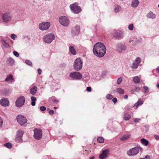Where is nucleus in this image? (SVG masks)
I'll return each mask as SVG.
<instances>
[{"label": "nucleus", "instance_id": "a19ab883", "mask_svg": "<svg viewBox=\"0 0 159 159\" xmlns=\"http://www.w3.org/2000/svg\"><path fill=\"white\" fill-rule=\"evenodd\" d=\"M40 109L41 111H44L46 110V107L44 106H41L40 107Z\"/></svg>", "mask_w": 159, "mask_h": 159}, {"label": "nucleus", "instance_id": "1a4fd4ad", "mask_svg": "<svg viewBox=\"0 0 159 159\" xmlns=\"http://www.w3.org/2000/svg\"><path fill=\"white\" fill-rule=\"evenodd\" d=\"M55 38V36L53 34H49L46 35L44 38V42L47 43H51Z\"/></svg>", "mask_w": 159, "mask_h": 159}, {"label": "nucleus", "instance_id": "338daca9", "mask_svg": "<svg viewBox=\"0 0 159 159\" xmlns=\"http://www.w3.org/2000/svg\"><path fill=\"white\" fill-rule=\"evenodd\" d=\"M54 108L56 109H57V107H54Z\"/></svg>", "mask_w": 159, "mask_h": 159}, {"label": "nucleus", "instance_id": "4d7b16f0", "mask_svg": "<svg viewBox=\"0 0 159 159\" xmlns=\"http://www.w3.org/2000/svg\"><path fill=\"white\" fill-rule=\"evenodd\" d=\"M143 103V101L140 99V105H142Z\"/></svg>", "mask_w": 159, "mask_h": 159}, {"label": "nucleus", "instance_id": "09e8293b", "mask_svg": "<svg viewBox=\"0 0 159 159\" xmlns=\"http://www.w3.org/2000/svg\"><path fill=\"white\" fill-rule=\"evenodd\" d=\"M49 113L50 115H53L54 113V111L53 110H51L49 111Z\"/></svg>", "mask_w": 159, "mask_h": 159}, {"label": "nucleus", "instance_id": "72a5a7b5", "mask_svg": "<svg viewBox=\"0 0 159 159\" xmlns=\"http://www.w3.org/2000/svg\"><path fill=\"white\" fill-rule=\"evenodd\" d=\"M5 146L9 148H10L12 147V145L11 143H7L4 144Z\"/></svg>", "mask_w": 159, "mask_h": 159}, {"label": "nucleus", "instance_id": "052dcab7", "mask_svg": "<svg viewBox=\"0 0 159 159\" xmlns=\"http://www.w3.org/2000/svg\"><path fill=\"white\" fill-rule=\"evenodd\" d=\"M53 102H55L57 103L58 102V101L57 100L55 99L54 100Z\"/></svg>", "mask_w": 159, "mask_h": 159}, {"label": "nucleus", "instance_id": "603ef678", "mask_svg": "<svg viewBox=\"0 0 159 159\" xmlns=\"http://www.w3.org/2000/svg\"><path fill=\"white\" fill-rule=\"evenodd\" d=\"M38 71L39 75H40L42 73V70L40 69H38Z\"/></svg>", "mask_w": 159, "mask_h": 159}, {"label": "nucleus", "instance_id": "4468645a", "mask_svg": "<svg viewBox=\"0 0 159 159\" xmlns=\"http://www.w3.org/2000/svg\"><path fill=\"white\" fill-rule=\"evenodd\" d=\"M139 151L138 147H135L130 149L127 152V154L129 156H134L138 153Z\"/></svg>", "mask_w": 159, "mask_h": 159}, {"label": "nucleus", "instance_id": "2eb2a0df", "mask_svg": "<svg viewBox=\"0 0 159 159\" xmlns=\"http://www.w3.org/2000/svg\"><path fill=\"white\" fill-rule=\"evenodd\" d=\"M2 16L3 20H10L12 19V14L9 12L3 13L2 15Z\"/></svg>", "mask_w": 159, "mask_h": 159}, {"label": "nucleus", "instance_id": "4be33fe9", "mask_svg": "<svg viewBox=\"0 0 159 159\" xmlns=\"http://www.w3.org/2000/svg\"><path fill=\"white\" fill-rule=\"evenodd\" d=\"M37 90V87L36 86H34L30 89V94L34 95L36 93Z\"/></svg>", "mask_w": 159, "mask_h": 159}, {"label": "nucleus", "instance_id": "f03ea898", "mask_svg": "<svg viewBox=\"0 0 159 159\" xmlns=\"http://www.w3.org/2000/svg\"><path fill=\"white\" fill-rule=\"evenodd\" d=\"M83 62L80 58H77L74 61L73 68L76 71H79L82 68Z\"/></svg>", "mask_w": 159, "mask_h": 159}, {"label": "nucleus", "instance_id": "0e129e2a", "mask_svg": "<svg viewBox=\"0 0 159 159\" xmlns=\"http://www.w3.org/2000/svg\"><path fill=\"white\" fill-rule=\"evenodd\" d=\"M90 159H94V157H90Z\"/></svg>", "mask_w": 159, "mask_h": 159}, {"label": "nucleus", "instance_id": "a211bd4d", "mask_svg": "<svg viewBox=\"0 0 159 159\" xmlns=\"http://www.w3.org/2000/svg\"><path fill=\"white\" fill-rule=\"evenodd\" d=\"M139 64V57H137L135 60L134 61L131 67L132 68L135 69L138 68Z\"/></svg>", "mask_w": 159, "mask_h": 159}, {"label": "nucleus", "instance_id": "aec40b11", "mask_svg": "<svg viewBox=\"0 0 159 159\" xmlns=\"http://www.w3.org/2000/svg\"><path fill=\"white\" fill-rule=\"evenodd\" d=\"M14 80L13 76L11 75H7V78L5 79V81L7 82H9L11 83Z\"/></svg>", "mask_w": 159, "mask_h": 159}, {"label": "nucleus", "instance_id": "412c9836", "mask_svg": "<svg viewBox=\"0 0 159 159\" xmlns=\"http://www.w3.org/2000/svg\"><path fill=\"white\" fill-rule=\"evenodd\" d=\"M147 16L148 18L150 19H154L156 17V15L152 11H150Z\"/></svg>", "mask_w": 159, "mask_h": 159}, {"label": "nucleus", "instance_id": "69168bd1", "mask_svg": "<svg viewBox=\"0 0 159 159\" xmlns=\"http://www.w3.org/2000/svg\"><path fill=\"white\" fill-rule=\"evenodd\" d=\"M157 88H159V83L157 84Z\"/></svg>", "mask_w": 159, "mask_h": 159}, {"label": "nucleus", "instance_id": "f8f14e48", "mask_svg": "<svg viewBox=\"0 0 159 159\" xmlns=\"http://www.w3.org/2000/svg\"><path fill=\"white\" fill-rule=\"evenodd\" d=\"M80 27L78 25L72 27L71 32L72 35L74 36L78 35L80 33Z\"/></svg>", "mask_w": 159, "mask_h": 159}, {"label": "nucleus", "instance_id": "f704fd0d", "mask_svg": "<svg viewBox=\"0 0 159 159\" xmlns=\"http://www.w3.org/2000/svg\"><path fill=\"white\" fill-rule=\"evenodd\" d=\"M25 63L30 66H32L33 65L32 62L29 60H26L25 61Z\"/></svg>", "mask_w": 159, "mask_h": 159}, {"label": "nucleus", "instance_id": "79ce46f5", "mask_svg": "<svg viewBox=\"0 0 159 159\" xmlns=\"http://www.w3.org/2000/svg\"><path fill=\"white\" fill-rule=\"evenodd\" d=\"M13 54L14 55L16 56V57H18L19 56V53H18L16 51H13Z\"/></svg>", "mask_w": 159, "mask_h": 159}, {"label": "nucleus", "instance_id": "393cba45", "mask_svg": "<svg viewBox=\"0 0 159 159\" xmlns=\"http://www.w3.org/2000/svg\"><path fill=\"white\" fill-rule=\"evenodd\" d=\"M141 142L143 145L146 146H147L149 144L148 141L144 138H143L141 139Z\"/></svg>", "mask_w": 159, "mask_h": 159}, {"label": "nucleus", "instance_id": "6e6552de", "mask_svg": "<svg viewBox=\"0 0 159 159\" xmlns=\"http://www.w3.org/2000/svg\"><path fill=\"white\" fill-rule=\"evenodd\" d=\"M69 75L71 78L77 80H80L82 77V74L78 71L71 72Z\"/></svg>", "mask_w": 159, "mask_h": 159}, {"label": "nucleus", "instance_id": "8fccbe9b", "mask_svg": "<svg viewBox=\"0 0 159 159\" xmlns=\"http://www.w3.org/2000/svg\"><path fill=\"white\" fill-rule=\"evenodd\" d=\"M86 90L88 92H90L91 91V88L90 87H88L86 89Z\"/></svg>", "mask_w": 159, "mask_h": 159}, {"label": "nucleus", "instance_id": "49530a36", "mask_svg": "<svg viewBox=\"0 0 159 159\" xmlns=\"http://www.w3.org/2000/svg\"><path fill=\"white\" fill-rule=\"evenodd\" d=\"M144 89L145 90V92H148L149 88L148 87L145 86L144 87Z\"/></svg>", "mask_w": 159, "mask_h": 159}, {"label": "nucleus", "instance_id": "dca6fc26", "mask_svg": "<svg viewBox=\"0 0 159 159\" xmlns=\"http://www.w3.org/2000/svg\"><path fill=\"white\" fill-rule=\"evenodd\" d=\"M0 104L3 107H7L9 105V102L7 98H3L0 100Z\"/></svg>", "mask_w": 159, "mask_h": 159}, {"label": "nucleus", "instance_id": "774afa93", "mask_svg": "<svg viewBox=\"0 0 159 159\" xmlns=\"http://www.w3.org/2000/svg\"><path fill=\"white\" fill-rule=\"evenodd\" d=\"M4 21H5V22H7V21L8 20H4Z\"/></svg>", "mask_w": 159, "mask_h": 159}, {"label": "nucleus", "instance_id": "bb28decb", "mask_svg": "<svg viewBox=\"0 0 159 159\" xmlns=\"http://www.w3.org/2000/svg\"><path fill=\"white\" fill-rule=\"evenodd\" d=\"M139 4L138 0H133L131 4V6L134 7H136Z\"/></svg>", "mask_w": 159, "mask_h": 159}, {"label": "nucleus", "instance_id": "de8ad7c7", "mask_svg": "<svg viewBox=\"0 0 159 159\" xmlns=\"http://www.w3.org/2000/svg\"><path fill=\"white\" fill-rule=\"evenodd\" d=\"M3 121L2 118L0 117V127H2L3 123Z\"/></svg>", "mask_w": 159, "mask_h": 159}, {"label": "nucleus", "instance_id": "6ab92c4d", "mask_svg": "<svg viewBox=\"0 0 159 159\" xmlns=\"http://www.w3.org/2000/svg\"><path fill=\"white\" fill-rule=\"evenodd\" d=\"M3 46L6 48H8L10 47L9 43H7L6 40L2 39L1 41Z\"/></svg>", "mask_w": 159, "mask_h": 159}, {"label": "nucleus", "instance_id": "a878e982", "mask_svg": "<svg viewBox=\"0 0 159 159\" xmlns=\"http://www.w3.org/2000/svg\"><path fill=\"white\" fill-rule=\"evenodd\" d=\"M69 49L70 52L73 55H75L76 54V51L73 46H70L69 48Z\"/></svg>", "mask_w": 159, "mask_h": 159}, {"label": "nucleus", "instance_id": "b1692460", "mask_svg": "<svg viewBox=\"0 0 159 159\" xmlns=\"http://www.w3.org/2000/svg\"><path fill=\"white\" fill-rule=\"evenodd\" d=\"M15 62L14 60L11 58H8L7 61V63L10 66H12Z\"/></svg>", "mask_w": 159, "mask_h": 159}, {"label": "nucleus", "instance_id": "ddd939ff", "mask_svg": "<svg viewBox=\"0 0 159 159\" xmlns=\"http://www.w3.org/2000/svg\"><path fill=\"white\" fill-rule=\"evenodd\" d=\"M50 25L49 22H43L39 24V28L41 30H46L49 28Z\"/></svg>", "mask_w": 159, "mask_h": 159}, {"label": "nucleus", "instance_id": "9d476101", "mask_svg": "<svg viewBox=\"0 0 159 159\" xmlns=\"http://www.w3.org/2000/svg\"><path fill=\"white\" fill-rule=\"evenodd\" d=\"M18 122L21 125H23L27 122V120L25 117L22 115H19L16 117Z\"/></svg>", "mask_w": 159, "mask_h": 159}, {"label": "nucleus", "instance_id": "13d9d810", "mask_svg": "<svg viewBox=\"0 0 159 159\" xmlns=\"http://www.w3.org/2000/svg\"><path fill=\"white\" fill-rule=\"evenodd\" d=\"M128 98V96L127 95H125V96L124 97L125 99H127Z\"/></svg>", "mask_w": 159, "mask_h": 159}, {"label": "nucleus", "instance_id": "2f4dec72", "mask_svg": "<svg viewBox=\"0 0 159 159\" xmlns=\"http://www.w3.org/2000/svg\"><path fill=\"white\" fill-rule=\"evenodd\" d=\"M133 81L135 83L139 82V77L138 76L134 77L133 78Z\"/></svg>", "mask_w": 159, "mask_h": 159}, {"label": "nucleus", "instance_id": "c9c22d12", "mask_svg": "<svg viewBox=\"0 0 159 159\" xmlns=\"http://www.w3.org/2000/svg\"><path fill=\"white\" fill-rule=\"evenodd\" d=\"M134 28L133 25L132 24H129L128 27V29L130 30H133Z\"/></svg>", "mask_w": 159, "mask_h": 159}, {"label": "nucleus", "instance_id": "9b49d317", "mask_svg": "<svg viewBox=\"0 0 159 159\" xmlns=\"http://www.w3.org/2000/svg\"><path fill=\"white\" fill-rule=\"evenodd\" d=\"M25 100V98L23 96L18 98L16 102V106L18 107H22L24 105Z\"/></svg>", "mask_w": 159, "mask_h": 159}, {"label": "nucleus", "instance_id": "7c9ffc66", "mask_svg": "<svg viewBox=\"0 0 159 159\" xmlns=\"http://www.w3.org/2000/svg\"><path fill=\"white\" fill-rule=\"evenodd\" d=\"M131 118V116L127 113H125L124 115L123 119L124 120H127Z\"/></svg>", "mask_w": 159, "mask_h": 159}, {"label": "nucleus", "instance_id": "5fc2aeb1", "mask_svg": "<svg viewBox=\"0 0 159 159\" xmlns=\"http://www.w3.org/2000/svg\"><path fill=\"white\" fill-rule=\"evenodd\" d=\"M31 105L33 106H34L35 105V102H31Z\"/></svg>", "mask_w": 159, "mask_h": 159}, {"label": "nucleus", "instance_id": "ea45409f", "mask_svg": "<svg viewBox=\"0 0 159 159\" xmlns=\"http://www.w3.org/2000/svg\"><path fill=\"white\" fill-rule=\"evenodd\" d=\"M139 105V100L137 102V103L136 104H135L133 106V107H134V109H136L137 108L138 106V105Z\"/></svg>", "mask_w": 159, "mask_h": 159}, {"label": "nucleus", "instance_id": "f257e3e1", "mask_svg": "<svg viewBox=\"0 0 159 159\" xmlns=\"http://www.w3.org/2000/svg\"><path fill=\"white\" fill-rule=\"evenodd\" d=\"M106 48L103 43L98 42L95 44L93 46V54L98 57H101L104 56L106 54Z\"/></svg>", "mask_w": 159, "mask_h": 159}, {"label": "nucleus", "instance_id": "680f3d73", "mask_svg": "<svg viewBox=\"0 0 159 159\" xmlns=\"http://www.w3.org/2000/svg\"><path fill=\"white\" fill-rule=\"evenodd\" d=\"M132 41H133V42H135L134 43H135V44H136L137 43H138V42L137 41V42H136V41L135 40H133Z\"/></svg>", "mask_w": 159, "mask_h": 159}, {"label": "nucleus", "instance_id": "864d4df0", "mask_svg": "<svg viewBox=\"0 0 159 159\" xmlns=\"http://www.w3.org/2000/svg\"><path fill=\"white\" fill-rule=\"evenodd\" d=\"M154 137L157 140L159 139V135H154Z\"/></svg>", "mask_w": 159, "mask_h": 159}, {"label": "nucleus", "instance_id": "39448f33", "mask_svg": "<svg viewBox=\"0 0 159 159\" xmlns=\"http://www.w3.org/2000/svg\"><path fill=\"white\" fill-rule=\"evenodd\" d=\"M24 134V132L21 130H18L16 133L15 136V140L18 143H21L22 142V137Z\"/></svg>", "mask_w": 159, "mask_h": 159}, {"label": "nucleus", "instance_id": "c03bdc74", "mask_svg": "<svg viewBox=\"0 0 159 159\" xmlns=\"http://www.w3.org/2000/svg\"><path fill=\"white\" fill-rule=\"evenodd\" d=\"M31 99L32 102H35L36 100V98L34 96L31 97Z\"/></svg>", "mask_w": 159, "mask_h": 159}, {"label": "nucleus", "instance_id": "c756f323", "mask_svg": "<svg viewBox=\"0 0 159 159\" xmlns=\"http://www.w3.org/2000/svg\"><path fill=\"white\" fill-rule=\"evenodd\" d=\"M121 10V7H120L117 6H116L114 10V11L115 13H117L120 11Z\"/></svg>", "mask_w": 159, "mask_h": 159}, {"label": "nucleus", "instance_id": "37998d69", "mask_svg": "<svg viewBox=\"0 0 159 159\" xmlns=\"http://www.w3.org/2000/svg\"><path fill=\"white\" fill-rule=\"evenodd\" d=\"M11 38L15 40V38L16 37V35L14 34H12L11 35Z\"/></svg>", "mask_w": 159, "mask_h": 159}, {"label": "nucleus", "instance_id": "e433bc0d", "mask_svg": "<svg viewBox=\"0 0 159 159\" xmlns=\"http://www.w3.org/2000/svg\"><path fill=\"white\" fill-rule=\"evenodd\" d=\"M67 19L66 17L65 16H62L59 17V20H67Z\"/></svg>", "mask_w": 159, "mask_h": 159}, {"label": "nucleus", "instance_id": "4c0bfd02", "mask_svg": "<svg viewBox=\"0 0 159 159\" xmlns=\"http://www.w3.org/2000/svg\"><path fill=\"white\" fill-rule=\"evenodd\" d=\"M122 80V78H121V77L119 78L118 79L117 81V84H120L121 83V82Z\"/></svg>", "mask_w": 159, "mask_h": 159}, {"label": "nucleus", "instance_id": "e2e57ef3", "mask_svg": "<svg viewBox=\"0 0 159 159\" xmlns=\"http://www.w3.org/2000/svg\"><path fill=\"white\" fill-rule=\"evenodd\" d=\"M139 149H140V150L141 151L143 150V148H141L140 147Z\"/></svg>", "mask_w": 159, "mask_h": 159}, {"label": "nucleus", "instance_id": "f3484780", "mask_svg": "<svg viewBox=\"0 0 159 159\" xmlns=\"http://www.w3.org/2000/svg\"><path fill=\"white\" fill-rule=\"evenodd\" d=\"M109 149H107L103 151L100 155L99 157L100 159H104L107 157V155L109 153Z\"/></svg>", "mask_w": 159, "mask_h": 159}, {"label": "nucleus", "instance_id": "c85d7f7f", "mask_svg": "<svg viewBox=\"0 0 159 159\" xmlns=\"http://www.w3.org/2000/svg\"><path fill=\"white\" fill-rule=\"evenodd\" d=\"M117 92L120 94H123L124 93V90L121 88H118L116 89Z\"/></svg>", "mask_w": 159, "mask_h": 159}, {"label": "nucleus", "instance_id": "0eeeda50", "mask_svg": "<svg viewBox=\"0 0 159 159\" xmlns=\"http://www.w3.org/2000/svg\"><path fill=\"white\" fill-rule=\"evenodd\" d=\"M116 48L119 52H122L126 50L127 47L125 44L119 42L116 44Z\"/></svg>", "mask_w": 159, "mask_h": 159}, {"label": "nucleus", "instance_id": "bf43d9fd", "mask_svg": "<svg viewBox=\"0 0 159 159\" xmlns=\"http://www.w3.org/2000/svg\"><path fill=\"white\" fill-rule=\"evenodd\" d=\"M156 70H157V73H159V67L157 68L156 69Z\"/></svg>", "mask_w": 159, "mask_h": 159}, {"label": "nucleus", "instance_id": "423d86ee", "mask_svg": "<svg viewBox=\"0 0 159 159\" xmlns=\"http://www.w3.org/2000/svg\"><path fill=\"white\" fill-rule=\"evenodd\" d=\"M34 138L38 140L40 139L42 137V133L41 130L39 129H35L34 130Z\"/></svg>", "mask_w": 159, "mask_h": 159}, {"label": "nucleus", "instance_id": "5701e85b", "mask_svg": "<svg viewBox=\"0 0 159 159\" xmlns=\"http://www.w3.org/2000/svg\"><path fill=\"white\" fill-rule=\"evenodd\" d=\"M60 23L64 26H67L70 23L69 20H59Z\"/></svg>", "mask_w": 159, "mask_h": 159}, {"label": "nucleus", "instance_id": "3c124183", "mask_svg": "<svg viewBox=\"0 0 159 159\" xmlns=\"http://www.w3.org/2000/svg\"><path fill=\"white\" fill-rule=\"evenodd\" d=\"M112 101L114 102V103H115L117 102V99L116 98H113Z\"/></svg>", "mask_w": 159, "mask_h": 159}, {"label": "nucleus", "instance_id": "20e7f679", "mask_svg": "<svg viewBox=\"0 0 159 159\" xmlns=\"http://www.w3.org/2000/svg\"><path fill=\"white\" fill-rule=\"evenodd\" d=\"M124 32L123 31L119 30H114L113 31V35L116 39H120L124 37Z\"/></svg>", "mask_w": 159, "mask_h": 159}, {"label": "nucleus", "instance_id": "7ed1b4c3", "mask_svg": "<svg viewBox=\"0 0 159 159\" xmlns=\"http://www.w3.org/2000/svg\"><path fill=\"white\" fill-rule=\"evenodd\" d=\"M70 7L71 10L76 14L79 13L82 11L80 7L78 6V3L77 2H75L73 4H70Z\"/></svg>", "mask_w": 159, "mask_h": 159}, {"label": "nucleus", "instance_id": "6e6d98bb", "mask_svg": "<svg viewBox=\"0 0 159 159\" xmlns=\"http://www.w3.org/2000/svg\"><path fill=\"white\" fill-rule=\"evenodd\" d=\"M134 121L135 122H139V119H134Z\"/></svg>", "mask_w": 159, "mask_h": 159}, {"label": "nucleus", "instance_id": "a18cd8bd", "mask_svg": "<svg viewBox=\"0 0 159 159\" xmlns=\"http://www.w3.org/2000/svg\"><path fill=\"white\" fill-rule=\"evenodd\" d=\"M140 159H150V156L149 155H147L146 156L145 158H140Z\"/></svg>", "mask_w": 159, "mask_h": 159}, {"label": "nucleus", "instance_id": "58836bf2", "mask_svg": "<svg viewBox=\"0 0 159 159\" xmlns=\"http://www.w3.org/2000/svg\"><path fill=\"white\" fill-rule=\"evenodd\" d=\"M106 98L108 99H111L113 98V96L111 94H108L107 95Z\"/></svg>", "mask_w": 159, "mask_h": 159}, {"label": "nucleus", "instance_id": "473e14b6", "mask_svg": "<svg viewBox=\"0 0 159 159\" xmlns=\"http://www.w3.org/2000/svg\"><path fill=\"white\" fill-rule=\"evenodd\" d=\"M97 141L101 143H103L104 142V139L102 137H99L97 139Z\"/></svg>", "mask_w": 159, "mask_h": 159}, {"label": "nucleus", "instance_id": "cd10ccee", "mask_svg": "<svg viewBox=\"0 0 159 159\" xmlns=\"http://www.w3.org/2000/svg\"><path fill=\"white\" fill-rule=\"evenodd\" d=\"M130 136V135H125L122 136L120 138V140L122 141H125L127 140L129 138Z\"/></svg>", "mask_w": 159, "mask_h": 159}]
</instances>
